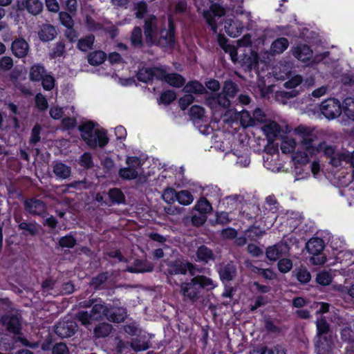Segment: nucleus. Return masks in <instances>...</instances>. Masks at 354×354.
<instances>
[{"instance_id":"61","label":"nucleus","mask_w":354,"mask_h":354,"mask_svg":"<svg viewBox=\"0 0 354 354\" xmlns=\"http://www.w3.org/2000/svg\"><path fill=\"white\" fill-rule=\"evenodd\" d=\"M108 279V273L104 272L100 273L97 277L92 278L90 284L93 286L95 289L98 288L102 284H103Z\"/></svg>"},{"instance_id":"64","label":"nucleus","mask_w":354,"mask_h":354,"mask_svg":"<svg viewBox=\"0 0 354 354\" xmlns=\"http://www.w3.org/2000/svg\"><path fill=\"white\" fill-rule=\"evenodd\" d=\"M76 241L71 235L62 237L59 241V244L62 248H71L75 245Z\"/></svg>"},{"instance_id":"39","label":"nucleus","mask_w":354,"mask_h":354,"mask_svg":"<svg viewBox=\"0 0 354 354\" xmlns=\"http://www.w3.org/2000/svg\"><path fill=\"white\" fill-rule=\"evenodd\" d=\"M94 41L95 36L93 35H89L80 39L77 47L80 50L86 52L93 48Z\"/></svg>"},{"instance_id":"30","label":"nucleus","mask_w":354,"mask_h":354,"mask_svg":"<svg viewBox=\"0 0 354 354\" xmlns=\"http://www.w3.org/2000/svg\"><path fill=\"white\" fill-rule=\"evenodd\" d=\"M153 269V266L151 263L147 261L136 260L134 266L129 267L127 270L130 272H151Z\"/></svg>"},{"instance_id":"4","label":"nucleus","mask_w":354,"mask_h":354,"mask_svg":"<svg viewBox=\"0 0 354 354\" xmlns=\"http://www.w3.org/2000/svg\"><path fill=\"white\" fill-rule=\"evenodd\" d=\"M180 292L184 299H189L192 301H196L203 288L208 290L216 287L214 281L205 276L199 275L193 277L189 282H180Z\"/></svg>"},{"instance_id":"10","label":"nucleus","mask_w":354,"mask_h":354,"mask_svg":"<svg viewBox=\"0 0 354 354\" xmlns=\"http://www.w3.org/2000/svg\"><path fill=\"white\" fill-rule=\"evenodd\" d=\"M126 162L128 167L120 169L119 176L125 180L136 178L138 174L137 168L141 165V160L138 156H127Z\"/></svg>"},{"instance_id":"7","label":"nucleus","mask_w":354,"mask_h":354,"mask_svg":"<svg viewBox=\"0 0 354 354\" xmlns=\"http://www.w3.org/2000/svg\"><path fill=\"white\" fill-rule=\"evenodd\" d=\"M143 32L147 46L148 47L156 46L159 34L156 16L151 15L145 19Z\"/></svg>"},{"instance_id":"22","label":"nucleus","mask_w":354,"mask_h":354,"mask_svg":"<svg viewBox=\"0 0 354 354\" xmlns=\"http://www.w3.org/2000/svg\"><path fill=\"white\" fill-rule=\"evenodd\" d=\"M288 251V245L286 243H279L273 246L268 247L266 250V257L270 261H276Z\"/></svg>"},{"instance_id":"48","label":"nucleus","mask_w":354,"mask_h":354,"mask_svg":"<svg viewBox=\"0 0 354 354\" xmlns=\"http://www.w3.org/2000/svg\"><path fill=\"white\" fill-rule=\"evenodd\" d=\"M59 19L61 24L66 28H73L74 26V21L71 15L67 12H60L59 13Z\"/></svg>"},{"instance_id":"6","label":"nucleus","mask_w":354,"mask_h":354,"mask_svg":"<svg viewBox=\"0 0 354 354\" xmlns=\"http://www.w3.org/2000/svg\"><path fill=\"white\" fill-rule=\"evenodd\" d=\"M176 25L174 18L169 15L167 17V28L162 27L159 30L156 46L174 48L176 44Z\"/></svg>"},{"instance_id":"23","label":"nucleus","mask_w":354,"mask_h":354,"mask_svg":"<svg viewBox=\"0 0 354 354\" xmlns=\"http://www.w3.org/2000/svg\"><path fill=\"white\" fill-rule=\"evenodd\" d=\"M261 129L268 140L276 139L281 132V126L274 121H270L263 124Z\"/></svg>"},{"instance_id":"59","label":"nucleus","mask_w":354,"mask_h":354,"mask_svg":"<svg viewBox=\"0 0 354 354\" xmlns=\"http://www.w3.org/2000/svg\"><path fill=\"white\" fill-rule=\"evenodd\" d=\"M194 97L191 94H187L178 100L179 106L183 111H185L188 106L194 102Z\"/></svg>"},{"instance_id":"62","label":"nucleus","mask_w":354,"mask_h":354,"mask_svg":"<svg viewBox=\"0 0 354 354\" xmlns=\"http://www.w3.org/2000/svg\"><path fill=\"white\" fill-rule=\"evenodd\" d=\"M19 228L26 230L30 235H36L38 232V228L35 224L31 223L22 222L19 224Z\"/></svg>"},{"instance_id":"29","label":"nucleus","mask_w":354,"mask_h":354,"mask_svg":"<svg viewBox=\"0 0 354 354\" xmlns=\"http://www.w3.org/2000/svg\"><path fill=\"white\" fill-rule=\"evenodd\" d=\"M250 354H286L285 350L279 345L268 347L260 345L250 351Z\"/></svg>"},{"instance_id":"26","label":"nucleus","mask_w":354,"mask_h":354,"mask_svg":"<svg viewBox=\"0 0 354 354\" xmlns=\"http://www.w3.org/2000/svg\"><path fill=\"white\" fill-rule=\"evenodd\" d=\"M46 74V69L42 64H34L30 66L29 79L32 82H39Z\"/></svg>"},{"instance_id":"31","label":"nucleus","mask_w":354,"mask_h":354,"mask_svg":"<svg viewBox=\"0 0 354 354\" xmlns=\"http://www.w3.org/2000/svg\"><path fill=\"white\" fill-rule=\"evenodd\" d=\"M156 73L153 67L140 68L136 73L137 80L143 83H148L153 80Z\"/></svg>"},{"instance_id":"27","label":"nucleus","mask_w":354,"mask_h":354,"mask_svg":"<svg viewBox=\"0 0 354 354\" xmlns=\"http://www.w3.org/2000/svg\"><path fill=\"white\" fill-rule=\"evenodd\" d=\"M185 93L196 95H203L207 93L205 87L198 80L188 82L183 88Z\"/></svg>"},{"instance_id":"20","label":"nucleus","mask_w":354,"mask_h":354,"mask_svg":"<svg viewBox=\"0 0 354 354\" xmlns=\"http://www.w3.org/2000/svg\"><path fill=\"white\" fill-rule=\"evenodd\" d=\"M1 322L10 333L14 334L19 333L21 324L20 319L17 315L3 316Z\"/></svg>"},{"instance_id":"47","label":"nucleus","mask_w":354,"mask_h":354,"mask_svg":"<svg viewBox=\"0 0 354 354\" xmlns=\"http://www.w3.org/2000/svg\"><path fill=\"white\" fill-rule=\"evenodd\" d=\"M195 208L197 211L204 215L210 212L212 209L211 204L206 198L200 199L195 205Z\"/></svg>"},{"instance_id":"38","label":"nucleus","mask_w":354,"mask_h":354,"mask_svg":"<svg viewBox=\"0 0 354 354\" xmlns=\"http://www.w3.org/2000/svg\"><path fill=\"white\" fill-rule=\"evenodd\" d=\"M53 172L59 178L65 179L70 176L71 170L70 167L62 162H56L53 167Z\"/></svg>"},{"instance_id":"51","label":"nucleus","mask_w":354,"mask_h":354,"mask_svg":"<svg viewBox=\"0 0 354 354\" xmlns=\"http://www.w3.org/2000/svg\"><path fill=\"white\" fill-rule=\"evenodd\" d=\"M189 116L192 120H201L204 117L205 109L199 105H193L189 111Z\"/></svg>"},{"instance_id":"33","label":"nucleus","mask_w":354,"mask_h":354,"mask_svg":"<svg viewBox=\"0 0 354 354\" xmlns=\"http://www.w3.org/2000/svg\"><path fill=\"white\" fill-rule=\"evenodd\" d=\"M131 44L135 48H141L144 46L142 30L140 26H135L131 33Z\"/></svg>"},{"instance_id":"52","label":"nucleus","mask_w":354,"mask_h":354,"mask_svg":"<svg viewBox=\"0 0 354 354\" xmlns=\"http://www.w3.org/2000/svg\"><path fill=\"white\" fill-rule=\"evenodd\" d=\"M344 113L351 120L354 121V102L351 98H346L344 101Z\"/></svg>"},{"instance_id":"18","label":"nucleus","mask_w":354,"mask_h":354,"mask_svg":"<svg viewBox=\"0 0 354 354\" xmlns=\"http://www.w3.org/2000/svg\"><path fill=\"white\" fill-rule=\"evenodd\" d=\"M26 212L33 215H41L46 212L45 204L40 200L29 199L24 202Z\"/></svg>"},{"instance_id":"8","label":"nucleus","mask_w":354,"mask_h":354,"mask_svg":"<svg viewBox=\"0 0 354 354\" xmlns=\"http://www.w3.org/2000/svg\"><path fill=\"white\" fill-rule=\"evenodd\" d=\"M306 248L308 253L313 255L310 258V262L314 265H322L325 263L326 257L322 253L324 248V243L322 239L312 238L306 245Z\"/></svg>"},{"instance_id":"2","label":"nucleus","mask_w":354,"mask_h":354,"mask_svg":"<svg viewBox=\"0 0 354 354\" xmlns=\"http://www.w3.org/2000/svg\"><path fill=\"white\" fill-rule=\"evenodd\" d=\"M96 124L90 120L78 127L82 139L92 149H103L111 140L107 136V130L103 128L95 129Z\"/></svg>"},{"instance_id":"43","label":"nucleus","mask_w":354,"mask_h":354,"mask_svg":"<svg viewBox=\"0 0 354 354\" xmlns=\"http://www.w3.org/2000/svg\"><path fill=\"white\" fill-rule=\"evenodd\" d=\"M176 201L183 205H188L194 201V196L187 190H181L177 192Z\"/></svg>"},{"instance_id":"53","label":"nucleus","mask_w":354,"mask_h":354,"mask_svg":"<svg viewBox=\"0 0 354 354\" xmlns=\"http://www.w3.org/2000/svg\"><path fill=\"white\" fill-rule=\"evenodd\" d=\"M215 17L216 16L212 15L209 11H205L203 12V17L205 19L206 23L211 28V30L214 33L217 32L218 30L217 23L215 19Z\"/></svg>"},{"instance_id":"60","label":"nucleus","mask_w":354,"mask_h":354,"mask_svg":"<svg viewBox=\"0 0 354 354\" xmlns=\"http://www.w3.org/2000/svg\"><path fill=\"white\" fill-rule=\"evenodd\" d=\"M252 118L254 122V126H256L257 123H263L266 121V115L262 109L257 108L254 110Z\"/></svg>"},{"instance_id":"17","label":"nucleus","mask_w":354,"mask_h":354,"mask_svg":"<svg viewBox=\"0 0 354 354\" xmlns=\"http://www.w3.org/2000/svg\"><path fill=\"white\" fill-rule=\"evenodd\" d=\"M224 28L225 32L231 37H236L242 33L243 24L239 20L227 19L225 21Z\"/></svg>"},{"instance_id":"63","label":"nucleus","mask_w":354,"mask_h":354,"mask_svg":"<svg viewBox=\"0 0 354 354\" xmlns=\"http://www.w3.org/2000/svg\"><path fill=\"white\" fill-rule=\"evenodd\" d=\"M278 268L280 272L286 273L292 268V262L289 259H281L278 262Z\"/></svg>"},{"instance_id":"44","label":"nucleus","mask_w":354,"mask_h":354,"mask_svg":"<svg viewBox=\"0 0 354 354\" xmlns=\"http://www.w3.org/2000/svg\"><path fill=\"white\" fill-rule=\"evenodd\" d=\"M85 25L86 28L91 32H95L104 29V26L101 23L96 21L89 15H86L85 18Z\"/></svg>"},{"instance_id":"15","label":"nucleus","mask_w":354,"mask_h":354,"mask_svg":"<svg viewBox=\"0 0 354 354\" xmlns=\"http://www.w3.org/2000/svg\"><path fill=\"white\" fill-rule=\"evenodd\" d=\"M314 343L317 354H329L332 350V342L329 336L315 337Z\"/></svg>"},{"instance_id":"12","label":"nucleus","mask_w":354,"mask_h":354,"mask_svg":"<svg viewBox=\"0 0 354 354\" xmlns=\"http://www.w3.org/2000/svg\"><path fill=\"white\" fill-rule=\"evenodd\" d=\"M18 10H26L32 15L40 14L43 10V3L40 0H17Z\"/></svg>"},{"instance_id":"24","label":"nucleus","mask_w":354,"mask_h":354,"mask_svg":"<svg viewBox=\"0 0 354 354\" xmlns=\"http://www.w3.org/2000/svg\"><path fill=\"white\" fill-rule=\"evenodd\" d=\"M293 55L297 59L306 62L311 59L313 50L308 45L300 44L295 48Z\"/></svg>"},{"instance_id":"3","label":"nucleus","mask_w":354,"mask_h":354,"mask_svg":"<svg viewBox=\"0 0 354 354\" xmlns=\"http://www.w3.org/2000/svg\"><path fill=\"white\" fill-rule=\"evenodd\" d=\"M80 306L83 308L91 307L90 312L80 311L76 315L77 319L84 326L90 325L92 322L102 320L108 312V305L100 298L90 299L81 302Z\"/></svg>"},{"instance_id":"25","label":"nucleus","mask_w":354,"mask_h":354,"mask_svg":"<svg viewBox=\"0 0 354 354\" xmlns=\"http://www.w3.org/2000/svg\"><path fill=\"white\" fill-rule=\"evenodd\" d=\"M196 261L207 263L210 261H214L215 255L213 251L206 245H201L198 248L196 252Z\"/></svg>"},{"instance_id":"41","label":"nucleus","mask_w":354,"mask_h":354,"mask_svg":"<svg viewBox=\"0 0 354 354\" xmlns=\"http://www.w3.org/2000/svg\"><path fill=\"white\" fill-rule=\"evenodd\" d=\"M166 82L175 88H180L185 84V79L180 74L177 73H169Z\"/></svg>"},{"instance_id":"9","label":"nucleus","mask_w":354,"mask_h":354,"mask_svg":"<svg viewBox=\"0 0 354 354\" xmlns=\"http://www.w3.org/2000/svg\"><path fill=\"white\" fill-rule=\"evenodd\" d=\"M344 107L337 99L328 98L321 103L320 111L326 118L332 120L340 115Z\"/></svg>"},{"instance_id":"37","label":"nucleus","mask_w":354,"mask_h":354,"mask_svg":"<svg viewBox=\"0 0 354 354\" xmlns=\"http://www.w3.org/2000/svg\"><path fill=\"white\" fill-rule=\"evenodd\" d=\"M66 45L63 41H59L55 44L53 48L48 53L50 59H55L58 57L64 56L66 54Z\"/></svg>"},{"instance_id":"11","label":"nucleus","mask_w":354,"mask_h":354,"mask_svg":"<svg viewBox=\"0 0 354 354\" xmlns=\"http://www.w3.org/2000/svg\"><path fill=\"white\" fill-rule=\"evenodd\" d=\"M77 330V325L72 320H61L55 327V333L61 338H66L73 336Z\"/></svg>"},{"instance_id":"55","label":"nucleus","mask_w":354,"mask_h":354,"mask_svg":"<svg viewBox=\"0 0 354 354\" xmlns=\"http://www.w3.org/2000/svg\"><path fill=\"white\" fill-rule=\"evenodd\" d=\"M316 281L320 285L327 286L331 283L332 276L328 272H320L317 275Z\"/></svg>"},{"instance_id":"42","label":"nucleus","mask_w":354,"mask_h":354,"mask_svg":"<svg viewBox=\"0 0 354 354\" xmlns=\"http://www.w3.org/2000/svg\"><path fill=\"white\" fill-rule=\"evenodd\" d=\"M317 333L315 337L329 336L330 326L326 320L321 317L316 321Z\"/></svg>"},{"instance_id":"36","label":"nucleus","mask_w":354,"mask_h":354,"mask_svg":"<svg viewBox=\"0 0 354 354\" xmlns=\"http://www.w3.org/2000/svg\"><path fill=\"white\" fill-rule=\"evenodd\" d=\"M106 59V54L102 50L91 52L88 55V63L94 66L102 64Z\"/></svg>"},{"instance_id":"21","label":"nucleus","mask_w":354,"mask_h":354,"mask_svg":"<svg viewBox=\"0 0 354 354\" xmlns=\"http://www.w3.org/2000/svg\"><path fill=\"white\" fill-rule=\"evenodd\" d=\"M57 35L55 27L50 24H44L38 31V37L43 42L53 40Z\"/></svg>"},{"instance_id":"46","label":"nucleus","mask_w":354,"mask_h":354,"mask_svg":"<svg viewBox=\"0 0 354 354\" xmlns=\"http://www.w3.org/2000/svg\"><path fill=\"white\" fill-rule=\"evenodd\" d=\"M176 99V93L173 90H166L163 91L160 96V102L169 105Z\"/></svg>"},{"instance_id":"45","label":"nucleus","mask_w":354,"mask_h":354,"mask_svg":"<svg viewBox=\"0 0 354 354\" xmlns=\"http://www.w3.org/2000/svg\"><path fill=\"white\" fill-rule=\"evenodd\" d=\"M112 330V326L109 324L102 323L94 329V333L97 337L108 336Z\"/></svg>"},{"instance_id":"13","label":"nucleus","mask_w":354,"mask_h":354,"mask_svg":"<svg viewBox=\"0 0 354 354\" xmlns=\"http://www.w3.org/2000/svg\"><path fill=\"white\" fill-rule=\"evenodd\" d=\"M12 54L17 58L26 57L29 50V45L22 37L16 38L11 44Z\"/></svg>"},{"instance_id":"57","label":"nucleus","mask_w":354,"mask_h":354,"mask_svg":"<svg viewBox=\"0 0 354 354\" xmlns=\"http://www.w3.org/2000/svg\"><path fill=\"white\" fill-rule=\"evenodd\" d=\"M136 17L138 19H142L147 12V4L145 1H140L136 4Z\"/></svg>"},{"instance_id":"14","label":"nucleus","mask_w":354,"mask_h":354,"mask_svg":"<svg viewBox=\"0 0 354 354\" xmlns=\"http://www.w3.org/2000/svg\"><path fill=\"white\" fill-rule=\"evenodd\" d=\"M232 124L236 123L239 124L241 127L245 129L250 127H254V122L250 113L247 111H242L240 113H235L234 115L230 117Z\"/></svg>"},{"instance_id":"1","label":"nucleus","mask_w":354,"mask_h":354,"mask_svg":"<svg viewBox=\"0 0 354 354\" xmlns=\"http://www.w3.org/2000/svg\"><path fill=\"white\" fill-rule=\"evenodd\" d=\"M299 138L297 144L292 137L285 136L281 143L283 153L291 155H335V147L325 140H319L314 129L304 124H299L294 129Z\"/></svg>"},{"instance_id":"40","label":"nucleus","mask_w":354,"mask_h":354,"mask_svg":"<svg viewBox=\"0 0 354 354\" xmlns=\"http://www.w3.org/2000/svg\"><path fill=\"white\" fill-rule=\"evenodd\" d=\"M239 91L238 85L232 80H227L224 82L222 93L230 97L234 98Z\"/></svg>"},{"instance_id":"32","label":"nucleus","mask_w":354,"mask_h":354,"mask_svg":"<svg viewBox=\"0 0 354 354\" xmlns=\"http://www.w3.org/2000/svg\"><path fill=\"white\" fill-rule=\"evenodd\" d=\"M263 165L266 168L273 172H278L282 167V162L279 156H266L263 159Z\"/></svg>"},{"instance_id":"54","label":"nucleus","mask_w":354,"mask_h":354,"mask_svg":"<svg viewBox=\"0 0 354 354\" xmlns=\"http://www.w3.org/2000/svg\"><path fill=\"white\" fill-rule=\"evenodd\" d=\"M35 106L40 111H44L47 110L48 107V104L47 99L41 93H38L36 95L35 98Z\"/></svg>"},{"instance_id":"19","label":"nucleus","mask_w":354,"mask_h":354,"mask_svg":"<svg viewBox=\"0 0 354 354\" xmlns=\"http://www.w3.org/2000/svg\"><path fill=\"white\" fill-rule=\"evenodd\" d=\"M127 317L126 308L123 307H109L108 306V312L106 314V318L113 322L120 323L124 322Z\"/></svg>"},{"instance_id":"5","label":"nucleus","mask_w":354,"mask_h":354,"mask_svg":"<svg viewBox=\"0 0 354 354\" xmlns=\"http://www.w3.org/2000/svg\"><path fill=\"white\" fill-rule=\"evenodd\" d=\"M194 265L189 262L174 261L168 264L167 270V281L172 286H178L182 281L181 275L186 274L189 270L194 275L193 269Z\"/></svg>"},{"instance_id":"34","label":"nucleus","mask_w":354,"mask_h":354,"mask_svg":"<svg viewBox=\"0 0 354 354\" xmlns=\"http://www.w3.org/2000/svg\"><path fill=\"white\" fill-rule=\"evenodd\" d=\"M218 272L222 281H229L235 277L236 269L234 265L227 264L222 266Z\"/></svg>"},{"instance_id":"58","label":"nucleus","mask_w":354,"mask_h":354,"mask_svg":"<svg viewBox=\"0 0 354 354\" xmlns=\"http://www.w3.org/2000/svg\"><path fill=\"white\" fill-rule=\"evenodd\" d=\"M177 192L173 188L166 189L162 195V199L169 204L173 203L176 200Z\"/></svg>"},{"instance_id":"50","label":"nucleus","mask_w":354,"mask_h":354,"mask_svg":"<svg viewBox=\"0 0 354 354\" xmlns=\"http://www.w3.org/2000/svg\"><path fill=\"white\" fill-rule=\"evenodd\" d=\"M41 86L45 91H52L55 85V77L51 74H46L41 80Z\"/></svg>"},{"instance_id":"56","label":"nucleus","mask_w":354,"mask_h":354,"mask_svg":"<svg viewBox=\"0 0 354 354\" xmlns=\"http://www.w3.org/2000/svg\"><path fill=\"white\" fill-rule=\"evenodd\" d=\"M109 196L113 203H121L124 201L122 192L118 189H112L109 192Z\"/></svg>"},{"instance_id":"49","label":"nucleus","mask_w":354,"mask_h":354,"mask_svg":"<svg viewBox=\"0 0 354 354\" xmlns=\"http://www.w3.org/2000/svg\"><path fill=\"white\" fill-rule=\"evenodd\" d=\"M55 288V281L52 279H46L41 284L43 295L47 296L48 295H56L57 292L54 291Z\"/></svg>"},{"instance_id":"16","label":"nucleus","mask_w":354,"mask_h":354,"mask_svg":"<svg viewBox=\"0 0 354 354\" xmlns=\"http://www.w3.org/2000/svg\"><path fill=\"white\" fill-rule=\"evenodd\" d=\"M129 346L135 351H144L148 348L147 344L145 341L133 339L130 344L120 339L117 344V349L119 353H123Z\"/></svg>"},{"instance_id":"35","label":"nucleus","mask_w":354,"mask_h":354,"mask_svg":"<svg viewBox=\"0 0 354 354\" xmlns=\"http://www.w3.org/2000/svg\"><path fill=\"white\" fill-rule=\"evenodd\" d=\"M288 46L289 41L286 38L279 37L272 43L270 50L274 54H281L288 48Z\"/></svg>"},{"instance_id":"28","label":"nucleus","mask_w":354,"mask_h":354,"mask_svg":"<svg viewBox=\"0 0 354 354\" xmlns=\"http://www.w3.org/2000/svg\"><path fill=\"white\" fill-rule=\"evenodd\" d=\"M127 133L126 129L122 126H118L115 128V140L111 142L115 146V150L119 151L120 149L125 147L123 141L126 139Z\"/></svg>"}]
</instances>
